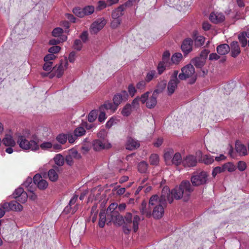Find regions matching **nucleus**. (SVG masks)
I'll use <instances>...</instances> for the list:
<instances>
[{"label": "nucleus", "instance_id": "39", "mask_svg": "<svg viewBox=\"0 0 249 249\" xmlns=\"http://www.w3.org/2000/svg\"><path fill=\"white\" fill-rule=\"evenodd\" d=\"M172 163L175 165L179 164L182 161L181 156L180 153H176L172 158Z\"/></svg>", "mask_w": 249, "mask_h": 249}, {"label": "nucleus", "instance_id": "50", "mask_svg": "<svg viewBox=\"0 0 249 249\" xmlns=\"http://www.w3.org/2000/svg\"><path fill=\"white\" fill-rule=\"evenodd\" d=\"M148 164L144 161H142L138 164V168L139 172L145 173L147 171Z\"/></svg>", "mask_w": 249, "mask_h": 249}, {"label": "nucleus", "instance_id": "1", "mask_svg": "<svg viewBox=\"0 0 249 249\" xmlns=\"http://www.w3.org/2000/svg\"><path fill=\"white\" fill-rule=\"evenodd\" d=\"M192 191L193 189L188 181H182L179 187H176L171 192L168 187L165 186L162 190L160 202H171L174 199L179 200L182 197L184 192Z\"/></svg>", "mask_w": 249, "mask_h": 249}, {"label": "nucleus", "instance_id": "48", "mask_svg": "<svg viewBox=\"0 0 249 249\" xmlns=\"http://www.w3.org/2000/svg\"><path fill=\"white\" fill-rule=\"evenodd\" d=\"M86 133V130L82 126H79L76 128L74 131V134L75 136L80 137L85 135Z\"/></svg>", "mask_w": 249, "mask_h": 249}, {"label": "nucleus", "instance_id": "61", "mask_svg": "<svg viewBox=\"0 0 249 249\" xmlns=\"http://www.w3.org/2000/svg\"><path fill=\"white\" fill-rule=\"evenodd\" d=\"M61 50V48L58 46H53L49 49L48 52L50 53L55 54L58 53Z\"/></svg>", "mask_w": 249, "mask_h": 249}, {"label": "nucleus", "instance_id": "60", "mask_svg": "<svg viewBox=\"0 0 249 249\" xmlns=\"http://www.w3.org/2000/svg\"><path fill=\"white\" fill-rule=\"evenodd\" d=\"M97 114L95 111H91L89 115H88V121L89 122H94L96 118H97Z\"/></svg>", "mask_w": 249, "mask_h": 249}, {"label": "nucleus", "instance_id": "52", "mask_svg": "<svg viewBox=\"0 0 249 249\" xmlns=\"http://www.w3.org/2000/svg\"><path fill=\"white\" fill-rule=\"evenodd\" d=\"M173 154L174 151L172 149H169L165 152L164 157L167 163L169 162L171 159H172Z\"/></svg>", "mask_w": 249, "mask_h": 249}, {"label": "nucleus", "instance_id": "7", "mask_svg": "<svg viewBox=\"0 0 249 249\" xmlns=\"http://www.w3.org/2000/svg\"><path fill=\"white\" fill-rule=\"evenodd\" d=\"M140 101L143 104L145 103L147 107L153 108L157 104L156 93L146 92L141 96Z\"/></svg>", "mask_w": 249, "mask_h": 249}, {"label": "nucleus", "instance_id": "17", "mask_svg": "<svg viewBox=\"0 0 249 249\" xmlns=\"http://www.w3.org/2000/svg\"><path fill=\"white\" fill-rule=\"evenodd\" d=\"M2 207L5 211H20L23 209V206L20 203H3Z\"/></svg>", "mask_w": 249, "mask_h": 249}, {"label": "nucleus", "instance_id": "47", "mask_svg": "<svg viewBox=\"0 0 249 249\" xmlns=\"http://www.w3.org/2000/svg\"><path fill=\"white\" fill-rule=\"evenodd\" d=\"M52 35L53 36L56 37H58L60 38L62 36H65L63 34V30L62 29L57 27L54 29L52 32Z\"/></svg>", "mask_w": 249, "mask_h": 249}, {"label": "nucleus", "instance_id": "3", "mask_svg": "<svg viewBox=\"0 0 249 249\" xmlns=\"http://www.w3.org/2000/svg\"><path fill=\"white\" fill-rule=\"evenodd\" d=\"M140 221L139 216L136 215L133 217L130 213H127L124 216V224L123 226L124 233L128 234L132 230L136 232L139 229Z\"/></svg>", "mask_w": 249, "mask_h": 249}, {"label": "nucleus", "instance_id": "59", "mask_svg": "<svg viewBox=\"0 0 249 249\" xmlns=\"http://www.w3.org/2000/svg\"><path fill=\"white\" fill-rule=\"evenodd\" d=\"M117 120L114 117H111L106 123V127L110 128L114 124L117 123Z\"/></svg>", "mask_w": 249, "mask_h": 249}, {"label": "nucleus", "instance_id": "2", "mask_svg": "<svg viewBox=\"0 0 249 249\" xmlns=\"http://www.w3.org/2000/svg\"><path fill=\"white\" fill-rule=\"evenodd\" d=\"M29 140L28 135H19L18 137L17 143L19 147L23 150L37 151L39 150L38 141L34 140L33 137Z\"/></svg>", "mask_w": 249, "mask_h": 249}, {"label": "nucleus", "instance_id": "22", "mask_svg": "<svg viewBox=\"0 0 249 249\" xmlns=\"http://www.w3.org/2000/svg\"><path fill=\"white\" fill-rule=\"evenodd\" d=\"M140 145L139 142L137 140L132 138H128L126 143V148L132 150L138 148Z\"/></svg>", "mask_w": 249, "mask_h": 249}, {"label": "nucleus", "instance_id": "26", "mask_svg": "<svg viewBox=\"0 0 249 249\" xmlns=\"http://www.w3.org/2000/svg\"><path fill=\"white\" fill-rule=\"evenodd\" d=\"M115 2L113 0H107L106 1L100 0L98 3V6L96 8L97 10L100 11L107 6H111L114 4Z\"/></svg>", "mask_w": 249, "mask_h": 249}, {"label": "nucleus", "instance_id": "46", "mask_svg": "<svg viewBox=\"0 0 249 249\" xmlns=\"http://www.w3.org/2000/svg\"><path fill=\"white\" fill-rule=\"evenodd\" d=\"M169 66L168 62L161 61L160 62L158 66V70L159 74L162 73L165 69Z\"/></svg>", "mask_w": 249, "mask_h": 249}, {"label": "nucleus", "instance_id": "40", "mask_svg": "<svg viewBox=\"0 0 249 249\" xmlns=\"http://www.w3.org/2000/svg\"><path fill=\"white\" fill-rule=\"evenodd\" d=\"M84 15L88 16L93 14L95 11V8L93 6L88 5L83 8Z\"/></svg>", "mask_w": 249, "mask_h": 249}, {"label": "nucleus", "instance_id": "19", "mask_svg": "<svg viewBox=\"0 0 249 249\" xmlns=\"http://www.w3.org/2000/svg\"><path fill=\"white\" fill-rule=\"evenodd\" d=\"M197 160L194 156L189 155L186 156L182 160L183 165L185 167H191L195 166L196 164Z\"/></svg>", "mask_w": 249, "mask_h": 249}, {"label": "nucleus", "instance_id": "51", "mask_svg": "<svg viewBox=\"0 0 249 249\" xmlns=\"http://www.w3.org/2000/svg\"><path fill=\"white\" fill-rule=\"evenodd\" d=\"M33 179L31 177H28L26 180L23 183L22 185L29 190V189H32Z\"/></svg>", "mask_w": 249, "mask_h": 249}, {"label": "nucleus", "instance_id": "12", "mask_svg": "<svg viewBox=\"0 0 249 249\" xmlns=\"http://www.w3.org/2000/svg\"><path fill=\"white\" fill-rule=\"evenodd\" d=\"M68 66V62L67 60L61 61L58 66H56L53 69L55 75L58 78L61 77L64 71L67 69Z\"/></svg>", "mask_w": 249, "mask_h": 249}, {"label": "nucleus", "instance_id": "4", "mask_svg": "<svg viewBox=\"0 0 249 249\" xmlns=\"http://www.w3.org/2000/svg\"><path fill=\"white\" fill-rule=\"evenodd\" d=\"M117 206L118 203H111L108 207L107 210V219L109 222L112 221L115 224L121 226L124 224V218L119 213L118 211L115 210Z\"/></svg>", "mask_w": 249, "mask_h": 249}, {"label": "nucleus", "instance_id": "49", "mask_svg": "<svg viewBox=\"0 0 249 249\" xmlns=\"http://www.w3.org/2000/svg\"><path fill=\"white\" fill-rule=\"evenodd\" d=\"M224 172L222 166H216L214 167L212 172V175L213 178H215L217 175Z\"/></svg>", "mask_w": 249, "mask_h": 249}, {"label": "nucleus", "instance_id": "29", "mask_svg": "<svg viewBox=\"0 0 249 249\" xmlns=\"http://www.w3.org/2000/svg\"><path fill=\"white\" fill-rule=\"evenodd\" d=\"M236 151L240 155H245L247 153V150L246 146L240 142H237L235 144Z\"/></svg>", "mask_w": 249, "mask_h": 249}, {"label": "nucleus", "instance_id": "43", "mask_svg": "<svg viewBox=\"0 0 249 249\" xmlns=\"http://www.w3.org/2000/svg\"><path fill=\"white\" fill-rule=\"evenodd\" d=\"M246 35L245 32H243L238 36V39L241 43L242 46L245 47L247 44V40L246 39Z\"/></svg>", "mask_w": 249, "mask_h": 249}, {"label": "nucleus", "instance_id": "58", "mask_svg": "<svg viewBox=\"0 0 249 249\" xmlns=\"http://www.w3.org/2000/svg\"><path fill=\"white\" fill-rule=\"evenodd\" d=\"M112 20L111 22V27L112 28H117L121 24V18H112Z\"/></svg>", "mask_w": 249, "mask_h": 249}, {"label": "nucleus", "instance_id": "16", "mask_svg": "<svg viewBox=\"0 0 249 249\" xmlns=\"http://www.w3.org/2000/svg\"><path fill=\"white\" fill-rule=\"evenodd\" d=\"M128 94L126 91H123L115 95L113 99V103L117 107L122 101L127 99Z\"/></svg>", "mask_w": 249, "mask_h": 249}, {"label": "nucleus", "instance_id": "41", "mask_svg": "<svg viewBox=\"0 0 249 249\" xmlns=\"http://www.w3.org/2000/svg\"><path fill=\"white\" fill-rule=\"evenodd\" d=\"M131 106L130 104H127L123 108L121 113L124 116H128L131 112Z\"/></svg>", "mask_w": 249, "mask_h": 249}, {"label": "nucleus", "instance_id": "38", "mask_svg": "<svg viewBox=\"0 0 249 249\" xmlns=\"http://www.w3.org/2000/svg\"><path fill=\"white\" fill-rule=\"evenodd\" d=\"M214 161L213 157L210 155H204L202 157V161L205 164H211Z\"/></svg>", "mask_w": 249, "mask_h": 249}, {"label": "nucleus", "instance_id": "63", "mask_svg": "<svg viewBox=\"0 0 249 249\" xmlns=\"http://www.w3.org/2000/svg\"><path fill=\"white\" fill-rule=\"evenodd\" d=\"M82 47V42L79 40L76 39L74 41L73 44V48L74 49L79 51L81 49Z\"/></svg>", "mask_w": 249, "mask_h": 249}, {"label": "nucleus", "instance_id": "62", "mask_svg": "<svg viewBox=\"0 0 249 249\" xmlns=\"http://www.w3.org/2000/svg\"><path fill=\"white\" fill-rule=\"evenodd\" d=\"M53 67L52 62H45L43 66V70L48 72L51 71Z\"/></svg>", "mask_w": 249, "mask_h": 249}, {"label": "nucleus", "instance_id": "20", "mask_svg": "<svg viewBox=\"0 0 249 249\" xmlns=\"http://www.w3.org/2000/svg\"><path fill=\"white\" fill-rule=\"evenodd\" d=\"M209 19L212 22L218 23L223 21L225 17L221 13L213 12L210 15Z\"/></svg>", "mask_w": 249, "mask_h": 249}, {"label": "nucleus", "instance_id": "14", "mask_svg": "<svg viewBox=\"0 0 249 249\" xmlns=\"http://www.w3.org/2000/svg\"><path fill=\"white\" fill-rule=\"evenodd\" d=\"M179 81L177 77H172L167 85V94L171 95L177 88Z\"/></svg>", "mask_w": 249, "mask_h": 249}, {"label": "nucleus", "instance_id": "30", "mask_svg": "<svg viewBox=\"0 0 249 249\" xmlns=\"http://www.w3.org/2000/svg\"><path fill=\"white\" fill-rule=\"evenodd\" d=\"M99 216V226L101 228H103L105 226L106 221L108 220H109V219H107V216H106L105 211L103 210L100 212Z\"/></svg>", "mask_w": 249, "mask_h": 249}, {"label": "nucleus", "instance_id": "44", "mask_svg": "<svg viewBox=\"0 0 249 249\" xmlns=\"http://www.w3.org/2000/svg\"><path fill=\"white\" fill-rule=\"evenodd\" d=\"M67 39V36H62L60 37V38H58L57 39H52L49 41V44L50 45H56L61 42H63L66 40Z\"/></svg>", "mask_w": 249, "mask_h": 249}, {"label": "nucleus", "instance_id": "9", "mask_svg": "<svg viewBox=\"0 0 249 249\" xmlns=\"http://www.w3.org/2000/svg\"><path fill=\"white\" fill-rule=\"evenodd\" d=\"M107 22L104 18H98L91 24L89 27L90 33L91 34H97L105 27Z\"/></svg>", "mask_w": 249, "mask_h": 249}, {"label": "nucleus", "instance_id": "24", "mask_svg": "<svg viewBox=\"0 0 249 249\" xmlns=\"http://www.w3.org/2000/svg\"><path fill=\"white\" fill-rule=\"evenodd\" d=\"M231 55L235 57L238 55L240 52V48L237 41H233L231 44Z\"/></svg>", "mask_w": 249, "mask_h": 249}, {"label": "nucleus", "instance_id": "32", "mask_svg": "<svg viewBox=\"0 0 249 249\" xmlns=\"http://www.w3.org/2000/svg\"><path fill=\"white\" fill-rule=\"evenodd\" d=\"M27 200L30 201H36L38 200L37 195L32 189H29L27 193Z\"/></svg>", "mask_w": 249, "mask_h": 249}, {"label": "nucleus", "instance_id": "31", "mask_svg": "<svg viewBox=\"0 0 249 249\" xmlns=\"http://www.w3.org/2000/svg\"><path fill=\"white\" fill-rule=\"evenodd\" d=\"M124 9L123 6H119L115 10H114L112 13V18H121V17L123 15Z\"/></svg>", "mask_w": 249, "mask_h": 249}, {"label": "nucleus", "instance_id": "35", "mask_svg": "<svg viewBox=\"0 0 249 249\" xmlns=\"http://www.w3.org/2000/svg\"><path fill=\"white\" fill-rule=\"evenodd\" d=\"M48 176L50 180L52 181H55L58 178V175L54 169H50L48 173Z\"/></svg>", "mask_w": 249, "mask_h": 249}, {"label": "nucleus", "instance_id": "56", "mask_svg": "<svg viewBox=\"0 0 249 249\" xmlns=\"http://www.w3.org/2000/svg\"><path fill=\"white\" fill-rule=\"evenodd\" d=\"M71 157L79 159L80 158V155L78 153L77 151L75 150H71V155L66 158V160L69 164H71V163L69 162V160Z\"/></svg>", "mask_w": 249, "mask_h": 249}, {"label": "nucleus", "instance_id": "8", "mask_svg": "<svg viewBox=\"0 0 249 249\" xmlns=\"http://www.w3.org/2000/svg\"><path fill=\"white\" fill-rule=\"evenodd\" d=\"M2 142L3 145L7 147L5 149L7 153L10 154L13 153V148L17 145V142L11 134H6L2 140Z\"/></svg>", "mask_w": 249, "mask_h": 249}, {"label": "nucleus", "instance_id": "23", "mask_svg": "<svg viewBox=\"0 0 249 249\" xmlns=\"http://www.w3.org/2000/svg\"><path fill=\"white\" fill-rule=\"evenodd\" d=\"M77 209L78 205L77 203H68L65 207L62 212V214H73L76 211Z\"/></svg>", "mask_w": 249, "mask_h": 249}, {"label": "nucleus", "instance_id": "57", "mask_svg": "<svg viewBox=\"0 0 249 249\" xmlns=\"http://www.w3.org/2000/svg\"><path fill=\"white\" fill-rule=\"evenodd\" d=\"M166 86V81H161L159 83L158 85V89L155 90V92H161L164 89H165Z\"/></svg>", "mask_w": 249, "mask_h": 249}, {"label": "nucleus", "instance_id": "55", "mask_svg": "<svg viewBox=\"0 0 249 249\" xmlns=\"http://www.w3.org/2000/svg\"><path fill=\"white\" fill-rule=\"evenodd\" d=\"M57 141L61 144H64L67 140V134H59L56 137Z\"/></svg>", "mask_w": 249, "mask_h": 249}, {"label": "nucleus", "instance_id": "28", "mask_svg": "<svg viewBox=\"0 0 249 249\" xmlns=\"http://www.w3.org/2000/svg\"><path fill=\"white\" fill-rule=\"evenodd\" d=\"M230 47L226 44H221L217 47V52L220 55H225L229 53Z\"/></svg>", "mask_w": 249, "mask_h": 249}, {"label": "nucleus", "instance_id": "45", "mask_svg": "<svg viewBox=\"0 0 249 249\" xmlns=\"http://www.w3.org/2000/svg\"><path fill=\"white\" fill-rule=\"evenodd\" d=\"M194 39L195 45L197 46H202L205 40V37L202 36H197Z\"/></svg>", "mask_w": 249, "mask_h": 249}, {"label": "nucleus", "instance_id": "34", "mask_svg": "<svg viewBox=\"0 0 249 249\" xmlns=\"http://www.w3.org/2000/svg\"><path fill=\"white\" fill-rule=\"evenodd\" d=\"M205 61L200 57H197L192 60V63L197 68H201L205 63Z\"/></svg>", "mask_w": 249, "mask_h": 249}, {"label": "nucleus", "instance_id": "15", "mask_svg": "<svg viewBox=\"0 0 249 249\" xmlns=\"http://www.w3.org/2000/svg\"><path fill=\"white\" fill-rule=\"evenodd\" d=\"M154 203H142L140 211L142 214L145 215L147 217L151 215V210L153 208Z\"/></svg>", "mask_w": 249, "mask_h": 249}, {"label": "nucleus", "instance_id": "11", "mask_svg": "<svg viewBox=\"0 0 249 249\" xmlns=\"http://www.w3.org/2000/svg\"><path fill=\"white\" fill-rule=\"evenodd\" d=\"M93 148L96 151L107 149L111 147V144L106 140H96L93 142Z\"/></svg>", "mask_w": 249, "mask_h": 249}, {"label": "nucleus", "instance_id": "21", "mask_svg": "<svg viewBox=\"0 0 249 249\" xmlns=\"http://www.w3.org/2000/svg\"><path fill=\"white\" fill-rule=\"evenodd\" d=\"M193 40L191 38H187L184 40L181 45V49L185 53H188L192 50Z\"/></svg>", "mask_w": 249, "mask_h": 249}, {"label": "nucleus", "instance_id": "13", "mask_svg": "<svg viewBox=\"0 0 249 249\" xmlns=\"http://www.w3.org/2000/svg\"><path fill=\"white\" fill-rule=\"evenodd\" d=\"M34 183L40 190H44L48 187L47 181L40 174H36L33 178Z\"/></svg>", "mask_w": 249, "mask_h": 249}, {"label": "nucleus", "instance_id": "53", "mask_svg": "<svg viewBox=\"0 0 249 249\" xmlns=\"http://www.w3.org/2000/svg\"><path fill=\"white\" fill-rule=\"evenodd\" d=\"M73 13L77 17L79 18H83L85 16L84 13L83 8H75L73 9Z\"/></svg>", "mask_w": 249, "mask_h": 249}, {"label": "nucleus", "instance_id": "64", "mask_svg": "<svg viewBox=\"0 0 249 249\" xmlns=\"http://www.w3.org/2000/svg\"><path fill=\"white\" fill-rule=\"evenodd\" d=\"M237 168L240 171H243L246 169L247 164L245 162L240 161L238 163Z\"/></svg>", "mask_w": 249, "mask_h": 249}, {"label": "nucleus", "instance_id": "6", "mask_svg": "<svg viewBox=\"0 0 249 249\" xmlns=\"http://www.w3.org/2000/svg\"><path fill=\"white\" fill-rule=\"evenodd\" d=\"M209 174L208 172L202 171L194 173L191 178V181L193 185L199 186L205 184L208 181Z\"/></svg>", "mask_w": 249, "mask_h": 249}, {"label": "nucleus", "instance_id": "37", "mask_svg": "<svg viewBox=\"0 0 249 249\" xmlns=\"http://www.w3.org/2000/svg\"><path fill=\"white\" fill-rule=\"evenodd\" d=\"M56 164L58 166H62L64 163V158L61 154H57L53 158Z\"/></svg>", "mask_w": 249, "mask_h": 249}, {"label": "nucleus", "instance_id": "33", "mask_svg": "<svg viewBox=\"0 0 249 249\" xmlns=\"http://www.w3.org/2000/svg\"><path fill=\"white\" fill-rule=\"evenodd\" d=\"M224 171H227L229 172H232L236 169V166L231 162H229L222 165Z\"/></svg>", "mask_w": 249, "mask_h": 249}, {"label": "nucleus", "instance_id": "18", "mask_svg": "<svg viewBox=\"0 0 249 249\" xmlns=\"http://www.w3.org/2000/svg\"><path fill=\"white\" fill-rule=\"evenodd\" d=\"M164 210L163 206L160 203L153 207L152 215L154 218L160 219L164 214Z\"/></svg>", "mask_w": 249, "mask_h": 249}, {"label": "nucleus", "instance_id": "42", "mask_svg": "<svg viewBox=\"0 0 249 249\" xmlns=\"http://www.w3.org/2000/svg\"><path fill=\"white\" fill-rule=\"evenodd\" d=\"M149 162L151 165H157L159 162V156L156 154H151L149 158Z\"/></svg>", "mask_w": 249, "mask_h": 249}, {"label": "nucleus", "instance_id": "10", "mask_svg": "<svg viewBox=\"0 0 249 249\" xmlns=\"http://www.w3.org/2000/svg\"><path fill=\"white\" fill-rule=\"evenodd\" d=\"M13 197L17 201L24 202L27 200V193L25 192L22 187L16 189L13 193Z\"/></svg>", "mask_w": 249, "mask_h": 249}, {"label": "nucleus", "instance_id": "36", "mask_svg": "<svg viewBox=\"0 0 249 249\" xmlns=\"http://www.w3.org/2000/svg\"><path fill=\"white\" fill-rule=\"evenodd\" d=\"M182 59V55L180 53H175L171 58V61L173 64H178Z\"/></svg>", "mask_w": 249, "mask_h": 249}, {"label": "nucleus", "instance_id": "25", "mask_svg": "<svg viewBox=\"0 0 249 249\" xmlns=\"http://www.w3.org/2000/svg\"><path fill=\"white\" fill-rule=\"evenodd\" d=\"M117 107L114 103L107 102L101 107L100 110L103 111L105 110H109L111 113H113L116 110Z\"/></svg>", "mask_w": 249, "mask_h": 249}, {"label": "nucleus", "instance_id": "54", "mask_svg": "<svg viewBox=\"0 0 249 249\" xmlns=\"http://www.w3.org/2000/svg\"><path fill=\"white\" fill-rule=\"evenodd\" d=\"M156 74V72L155 71H148L146 75L145 78V81L146 82H149L155 76Z\"/></svg>", "mask_w": 249, "mask_h": 249}, {"label": "nucleus", "instance_id": "5", "mask_svg": "<svg viewBox=\"0 0 249 249\" xmlns=\"http://www.w3.org/2000/svg\"><path fill=\"white\" fill-rule=\"evenodd\" d=\"M178 77L180 80H186L190 78V83H194L196 80V74L193 66L191 64H188L183 67Z\"/></svg>", "mask_w": 249, "mask_h": 249}, {"label": "nucleus", "instance_id": "27", "mask_svg": "<svg viewBox=\"0 0 249 249\" xmlns=\"http://www.w3.org/2000/svg\"><path fill=\"white\" fill-rule=\"evenodd\" d=\"M53 141H44L39 144V149L41 148L44 151H52Z\"/></svg>", "mask_w": 249, "mask_h": 249}]
</instances>
